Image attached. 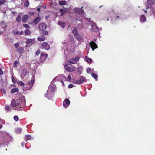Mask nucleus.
<instances>
[{
	"label": "nucleus",
	"mask_w": 155,
	"mask_h": 155,
	"mask_svg": "<svg viewBox=\"0 0 155 155\" xmlns=\"http://www.w3.org/2000/svg\"><path fill=\"white\" fill-rule=\"evenodd\" d=\"M19 44L18 43H16L15 44L14 46V47L16 48H17L18 47H19Z\"/></svg>",
	"instance_id": "a18cd8bd"
},
{
	"label": "nucleus",
	"mask_w": 155,
	"mask_h": 155,
	"mask_svg": "<svg viewBox=\"0 0 155 155\" xmlns=\"http://www.w3.org/2000/svg\"><path fill=\"white\" fill-rule=\"evenodd\" d=\"M45 96L49 99H51L53 97V94L49 90H47L46 93L45 94Z\"/></svg>",
	"instance_id": "423d86ee"
},
{
	"label": "nucleus",
	"mask_w": 155,
	"mask_h": 155,
	"mask_svg": "<svg viewBox=\"0 0 155 155\" xmlns=\"http://www.w3.org/2000/svg\"><path fill=\"white\" fill-rule=\"evenodd\" d=\"M58 77H57L55 79H53V80L54 81V80H55V79L58 80Z\"/></svg>",
	"instance_id": "bf43d9fd"
},
{
	"label": "nucleus",
	"mask_w": 155,
	"mask_h": 155,
	"mask_svg": "<svg viewBox=\"0 0 155 155\" xmlns=\"http://www.w3.org/2000/svg\"><path fill=\"white\" fill-rule=\"evenodd\" d=\"M35 42V39H28L26 42L27 44H29L30 45H32L34 44Z\"/></svg>",
	"instance_id": "dca6fc26"
},
{
	"label": "nucleus",
	"mask_w": 155,
	"mask_h": 155,
	"mask_svg": "<svg viewBox=\"0 0 155 155\" xmlns=\"http://www.w3.org/2000/svg\"><path fill=\"white\" fill-rule=\"evenodd\" d=\"M25 140L26 141H28V140L32 139V137L30 135H26L25 136Z\"/></svg>",
	"instance_id": "412c9836"
},
{
	"label": "nucleus",
	"mask_w": 155,
	"mask_h": 155,
	"mask_svg": "<svg viewBox=\"0 0 155 155\" xmlns=\"http://www.w3.org/2000/svg\"><path fill=\"white\" fill-rule=\"evenodd\" d=\"M47 57V55L43 52L41 53L40 61L41 62H43L46 59Z\"/></svg>",
	"instance_id": "6e6552de"
},
{
	"label": "nucleus",
	"mask_w": 155,
	"mask_h": 155,
	"mask_svg": "<svg viewBox=\"0 0 155 155\" xmlns=\"http://www.w3.org/2000/svg\"><path fill=\"white\" fill-rule=\"evenodd\" d=\"M29 18V16L27 15H24L22 17V21L23 22H26L28 19Z\"/></svg>",
	"instance_id": "f3484780"
},
{
	"label": "nucleus",
	"mask_w": 155,
	"mask_h": 155,
	"mask_svg": "<svg viewBox=\"0 0 155 155\" xmlns=\"http://www.w3.org/2000/svg\"><path fill=\"white\" fill-rule=\"evenodd\" d=\"M144 12H145V13H146L147 12V10H144Z\"/></svg>",
	"instance_id": "69168bd1"
},
{
	"label": "nucleus",
	"mask_w": 155,
	"mask_h": 155,
	"mask_svg": "<svg viewBox=\"0 0 155 155\" xmlns=\"http://www.w3.org/2000/svg\"><path fill=\"white\" fill-rule=\"evenodd\" d=\"M25 99L23 96H21L19 97L18 99L15 100L12 99L11 101V105L16 107L15 109L18 111L22 110L23 107L25 105Z\"/></svg>",
	"instance_id": "f257e3e1"
},
{
	"label": "nucleus",
	"mask_w": 155,
	"mask_h": 155,
	"mask_svg": "<svg viewBox=\"0 0 155 155\" xmlns=\"http://www.w3.org/2000/svg\"><path fill=\"white\" fill-rule=\"evenodd\" d=\"M91 75L95 79V80L97 81V77L98 76L97 75V74H96L94 73H91Z\"/></svg>",
	"instance_id": "a878e982"
},
{
	"label": "nucleus",
	"mask_w": 155,
	"mask_h": 155,
	"mask_svg": "<svg viewBox=\"0 0 155 155\" xmlns=\"http://www.w3.org/2000/svg\"><path fill=\"white\" fill-rule=\"evenodd\" d=\"M1 24L2 25H4V26H3V27H4V28H5V29L6 28V24H5V23H4V22H2V23H1Z\"/></svg>",
	"instance_id": "3c124183"
},
{
	"label": "nucleus",
	"mask_w": 155,
	"mask_h": 155,
	"mask_svg": "<svg viewBox=\"0 0 155 155\" xmlns=\"http://www.w3.org/2000/svg\"><path fill=\"white\" fill-rule=\"evenodd\" d=\"M79 58L78 57H76L75 58H72L71 60H69L68 61L69 63L74 64L75 62L79 60Z\"/></svg>",
	"instance_id": "9b49d317"
},
{
	"label": "nucleus",
	"mask_w": 155,
	"mask_h": 155,
	"mask_svg": "<svg viewBox=\"0 0 155 155\" xmlns=\"http://www.w3.org/2000/svg\"><path fill=\"white\" fill-rule=\"evenodd\" d=\"M5 110L7 111H9L10 110V108L8 106L6 105L5 107Z\"/></svg>",
	"instance_id": "79ce46f5"
},
{
	"label": "nucleus",
	"mask_w": 155,
	"mask_h": 155,
	"mask_svg": "<svg viewBox=\"0 0 155 155\" xmlns=\"http://www.w3.org/2000/svg\"><path fill=\"white\" fill-rule=\"evenodd\" d=\"M14 119L15 121H18V117L17 116H15L14 117Z\"/></svg>",
	"instance_id": "58836bf2"
},
{
	"label": "nucleus",
	"mask_w": 155,
	"mask_h": 155,
	"mask_svg": "<svg viewBox=\"0 0 155 155\" xmlns=\"http://www.w3.org/2000/svg\"><path fill=\"white\" fill-rule=\"evenodd\" d=\"M93 28L94 29H95V27H94Z\"/></svg>",
	"instance_id": "774afa93"
},
{
	"label": "nucleus",
	"mask_w": 155,
	"mask_h": 155,
	"mask_svg": "<svg viewBox=\"0 0 155 155\" xmlns=\"http://www.w3.org/2000/svg\"><path fill=\"white\" fill-rule=\"evenodd\" d=\"M69 88H71L73 87H75V86L72 84H70L68 86Z\"/></svg>",
	"instance_id": "09e8293b"
},
{
	"label": "nucleus",
	"mask_w": 155,
	"mask_h": 155,
	"mask_svg": "<svg viewBox=\"0 0 155 155\" xmlns=\"http://www.w3.org/2000/svg\"><path fill=\"white\" fill-rule=\"evenodd\" d=\"M140 20L141 22H144L146 21V18L144 15H142L140 17Z\"/></svg>",
	"instance_id": "aec40b11"
},
{
	"label": "nucleus",
	"mask_w": 155,
	"mask_h": 155,
	"mask_svg": "<svg viewBox=\"0 0 155 155\" xmlns=\"http://www.w3.org/2000/svg\"><path fill=\"white\" fill-rule=\"evenodd\" d=\"M91 29L93 31L97 32V31H101L102 30V28H98L96 24L95 23H93L91 25Z\"/></svg>",
	"instance_id": "20e7f679"
},
{
	"label": "nucleus",
	"mask_w": 155,
	"mask_h": 155,
	"mask_svg": "<svg viewBox=\"0 0 155 155\" xmlns=\"http://www.w3.org/2000/svg\"><path fill=\"white\" fill-rule=\"evenodd\" d=\"M61 11L60 13L61 16H63V14L65 12V10H60Z\"/></svg>",
	"instance_id": "c03bdc74"
},
{
	"label": "nucleus",
	"mask_w": 155,
	"mask_h": 155,
	"mask_svg": "<svg viewBox=\"0 0 155 155\" xmlns=\"http://www.w3.org/2000/svg\"><path fill=\"white\" fill-rule=\"evenodd\" d=\"M21 17L19 15L16 18L17 21L18 22H20L21 21Z\"/></svg>",
	"instance_id": "ea45409f"
},
{
	"label": "nucleus",
	"mask_w": 155,
	"mask_h": 155,
	"mask_svg": "<svg viewBox=\"0 0 155 155\" xmlns=\"http://www.w3.org/2000/svg\"><path fill=\"white\" fill-rule=\"evenodd\" d=\"M17 83L19 85H20L21 86H24V83L21 81H18L17 82Z\"/></svg>",
	"instance_id": "e433bc0d"
},
{
	"label": "nucleus",
	"mask_w": 155,
	"mask_h": 155,
	"mask_svg": "<svg viewBox=\"0 0 155 155\" xmlns=\"http://www.w3.org/2000/svg\"><path fill=\"white\" fill-rule=\"evenodd\" d=\"M37 39L40 41H43L45 40V37L41 35L38 37Z\"/></svg>",
	"instance_id": "6ab92c4d"
},
{
	"label": "nucleus",
	"mask_w": 155,
	"mask_h": 155,
	"mask_svg": "<svg viewBox=\"0 0 155 155\" xmlns=\"http://www.w3.org/2000/svg\"><path fill=\"white\" fill-rule=\"evenodd\" d=\"M19 89L17 88H13L11 91V93H14L16 92H18Z\"/></svg>",
	"instance_id": "5701e85b"
},
{
	"label": "nucleus",
	"mask_w": 155,
	"mask_h": 155,
	"mask_svg": "<svg viewBox=\"0 0 155 155\" xmlns=\"http://www.w3.org/2000/svg\"><path fill=\"white\" fill-rule=\"evenodd\" d=\"M46 7V6H43L42 5H40L38 7L36 10H40V9H44Z\"/></svg>",
	"instance_id": "c85d7f7f"
},
{
	"label": "nucleus",
	"mask_w": 155,
	"mask_h": 155,
	"mask_svg": "<svg viewBox=\"0 0 155 155\" xmlns=\"http://www.w3.org/2000/svg\"><path fill=\"white\" fill-rule=\"evenodd\" d=\"M70 104V101L68 99L66 98L63 102V105L65 108L68 107Z\"/></svg>",
	"instance_id": "1a4fd4ad"
},
{
	"label": "nucleus",
	"mask_w": 155,
	"mask_h": 155,
	"mask_svg": "<svg viewBox=\"0 0 155 155\" xmlns=\"http://www.w3.org/2000/svg\"><path fill=\"white\" fill-rule=\"evenodd\" d=\"M43 34L45 35H48V32L47 31H45L44 33Z\"/></svg>",
	"instance_id": "603ef678"
},
{
	"label": "nucleus",
	"mask_w": 155,
	"mask_h": 155,
	"mask_svg": "<svg viewBox=\"0 0 155 155\" xmlns=\"http://www.w3.org/2000/svg\"><path fill=\"white\" fill-rule=\"evenodd\" d=\"M23 31H21L20 32H19V34L21 35L23 33Z\"/></svg>",
	"instance_id": "052dcab7"
},
{
	"label": "nucleus",
	"mask_w": 155,
	"mask_h": 155,
	"mask_svg": "<svg viewBox=\"0 0 155 155\" xmlns=\"http://www.w3.org/2000/svg\"><path fill=\"white\" fill-rule=\"evenodd\" d=\"M58 24L63 28H64L65 26V24L64 22L59 21Z\"/></svg>",
	"instance_id": "2f4dec72"
},
{
	"label": "nucleus",
	"mask_w": 155,
	"mask_h": 155,
	"mask_svg": "<svg viewBox=\"0 0 155 155\" xmlns=\"http://www.w3.org/2000/svg\"><path fill=\"white\" fill-rule=\"evenodd\" d=\"M91 68H88L87 69V72L88 73H90V72H91Z\"/></svg>",
	"instance_id": "49530a36"
},
{
	"label": "nucleus",
	"mask_w": 155,
	"mask_h": 155,
	"mask_svg": "<svg viewBox=\"0 0 155 155\" xmlns=\"http://www.w3.org/2000/svg\"><path fill=\"white\" fill-rule=\"evenodd\" d=\"M34 80L33 79H31L30 81H29L28 83V85L29 86V87H27V90H30L31 89L34 83Z\"/></svg>",
	"instance_id": "ddd939ff"
},
{
	"label": "nucleus",
	"mask_w": 155,
	"mask_h": 155,
	"mask_svg": "<svg viewBox=\"0 0 155 155\" xmlns=\"http://www.w3.org/2000/svg\"><path fill=\"white\" fill-rule=\"evenodd\" d=\"M18 64V62L17 61H15L14 62V64L15 65H16L17 64Z\"/></svg>",
	"instance_id": "13d9d810"
},
{
	"label": "nucleus",
	"mask_w": 155,
	"mask_h": 155,
	"mask_svg": "<svg viewBox=\"0 0 155 155\" xmlns=\"http://www.w3.org/2000/svg\"><path fill=\"white\" fill-rule=\"evenodd\" d=\"M40 50H37V51L36 52L35 54L36 55H38L40 53Z\"/></svg>",
	"instance_id": "8fccbe9b"
},
{
	"label": "nucleus",
	"mask_w": 155,
	"mask_h": 155,
	"mask_svg": "<svg viewBox=\"0 0 155 155\" xmlns=\"http://www.w3.org/2000/svg\"><path fill=\"white\" fill-rule=\"evenodd\" d=\"M42 46L44 49L46 50H48V49H49L50 48L49 45L47 43L45 42H44L43 43V44L42 45Z\"/></svg>",
	"instance_id": "4468645a"
},
{
	"label": "nucleus",
	"mask_w": 155,
	"mask_h": 155,
	"mask_svg": "<svg viewBox=\"0 0 155 155\" xmlns=\"http://www.w3.org/2000/svg\"><path fill=\"white\" fill-rule=\"evenodd\" d=\"M84 77L83 76H81L80 77L78 80H76L74 83V84H80L84 81Z\"/></svg>",
	"instance_id": "0eeeda50"
},
{
	"label": "nucleus",
	"mask_w": 155,
	"mask_h": 155,
	"mask_svg": "<svg viewBox=\"0 0 155 155\" xmlns=\"http://www.w3.org/2000/svg\"><path fill=\"white\" fill-rule=\"evenodd\" d=\"M1 92L4 94H5L6 91L4 89H1Z\"/></svg>",
	"instance_id": "de8ad7c7"
},
{
	"label": "nucleus",
	"mask_w": 155,
	"mask_h": 155,
	"mask_svg": "<svg viewBox=\"0 0 155 155\" xmlns=\"http://www.w3.org/2000/svg\"><path fill=\"white\" fill-rule=\"evenodd\" d=\"M66 3V2L65 1H62L60 2H59L60 5H62L65 4Z\"/></svg>",
	"instance_id": "a19ab883"
},
{
	"label": "nucleus",
	"mask_w": 155,
	"mask_h": 155,
	"mask_svg": "<svg viewBox=\"0 0 155 155\" xmlns=\"http://www.w3.org/2000/svg\"><path fill=\"white\" fill-rule=\"evenodd\" d=\"M3 74V72L2 69L0 68V75H2Z\"/></svg>",
	"instance_id": "864d4df0"
},
{
	"label": "nucleus",
	"mask_w": 155,
	"mask_h": 155,
	"mask_svg": "<svg viewBox=\"0 0 155 155\" xmlns=\"http://www.w3.org/2000/svg\"><path fill=\"white\" fill-rule=\"evenodd\" d=\"M72 33L75 37L76 36V35H77L78 34H77L78 31L77 28H74V29L72 31Z\"/></svg>",
	"instance_id": "bb28decb"
},
{
	"label": "nucleus",
	"mask_w": 155,
	"mask_h": 155,
	"mask_svg": "<svg viewBox=\"0 0 155 155\" xmlns=\"http://www.w3.org/2000/svg\"><path fill=\"white\" fill-rule=\"evenodd\" d=\"M62 44L63 45L62 47L64 49H68V42L67 40H64L62 42Z\"/></svg>",
	"instance_id": "2eb2a0df"
},
{
	"label": "nucleus",
	"mask_w": 155,
	"mask_h": 155,
	"mask_svg": "<svg viewBox=\"0 0 155 155\" xmlns=\"http://www.w3.org/2000/svg\"><path fill=\"white\" fill-rule=\"evenodd\" d=\"M47 28V25L45 23H41L38 25L39 29L42 31H45Z\"/></svg>",
	"instance_id": "39448f33"
},
{
	"label": "nucleus",
	"mask_w": 155,
	"mask_h": 155,
	"mask_svg": "<svg viewBox=\"0 0 155 155\" xmlns=\"http://www.w3.org/2000/svg\"><path fill=\"white\" fill-rule=\"evenodd\" d=\"M7 0H0V4H3L6 2Z\"/></svg>",
	"instance_id": "37998d69"
},
{
	"label": "nucleus",
	"mask_w": 155,
	"mask_h": 155,
	"mask_svg": "<svg viewBox=\"0 0 155 155\" xmlns=\"http://www.w3.org/2000/svg\"><path fill=\"white\" fill-rule=\"evenodd\" d=\"M61 82L62 83V85L63 86H64V83L63 82L62 80H61Z\"/></svg>",
	"instance_id": "6e6d98bb"
},
{
	"label": "nucleus",
	"mask_w": 155,
	"mask_h": 155,
	"mask_svg": "<svg viewBox=\"0 0 155 155\" xmlns=\"http://www.w3.org/2000/svg\"><path fill=\"white\" fill-rule=\"evenodd\" d=\"M46 7V6H43L42 5H40L38 7L36 10H40V9H44Z\"/></svg>",
	"instance_id": "cd10ccee"
},
{
	"label": "nucleus",
	"mask_w": 155,
	"mask_h": 155,
	"mask_svg": "<svg viewBox=\"0 0 155 155\" xmlns=\"http://www.w3.org/2000/svg\"><path fill=\"white\" fill-rule=\"evenodd\" d=\"M2 127V124H0V129Z\"/></svg>",
	"instance_id": "680f3d73"
},
{
	"label": "nucleus",
	"mask_w": 155,
	"mask_h": 155,
	"mask_svg": "<svg viewBox=\"0 0 155 155\" xmlns=\"http://www.w3.org/2000/svg\"><path fill=\"white\" fill-rule=\"evenodd\" d=\"M25 34L26 35H30L31 34V32L29 30L27 29L25 31Z\"/></svg>",
	"instance_id": "b1692460"
},
{
	"label": "nucleus",
	"mask_w": 155,
	"mask_h": 155,
	"mask_svg": "<svg viewBox=\"0 0 155 155\" xmlns=\"http://www.w3.org/2000/svg\"><path fill=\"white\" fill-rule=\"evenodd\" d=\"M26 74L27 72L26 70L25 69L21 71L22 75L24 77L26 75Z\"/></svg>",
	"instance_id": "c756f323"
},
{
	"label": "nucleus",
	"mask_w": 155,
	"mask_h": 155,
	"mask_svg": "<svg viewBox=\"0 0 155 155\" xmlns=\"http://www.w3.org/2000/svg\"><path fill=\"white\" fill-rule=\"evenodd\" d=\"M63 78L62 79H65V80L66 81H71V77L70 75H68L67 77V79H66V77L64 76H62Z\"/></svg>",
	"instance_id": "4be33fe9"
},
{
	"label": "nucleus",
	"mask_w": 155,
	"mask_h": 155,
	"mask_svg": "<svg viewBox=\"0 0 155 155\" xmlns=\"http://www.w3.org/2000/svg\"><path fill=\"white\" fill-rule=\"evenodd\" d=\"M154 3V0H147L146 3V9H151L152 5Z\"/></svg>",
	"instance_id": "7ed1b4c3"
},
{
	"label": "nucleus",
	"mask_w": 155,
	"mask_h": 155,
	"mask_svg": "<svg viewBox=\"0 0 155 155\" xmlns=\"http://www.w3.org/2000/svg\"><path fill=\"white\" fill-rule=\"evenodd\" d=\"M78 8H76L75 9V10H78Z\"/></svg>",
	"instance_id": "338daca9"
},
{
	"label": "nucleus",
	"mask_w": 155,
	"mask_h": 155,
	"mask_svg": "<svg viewBox=\"0 0 155 155\" xmlns=\"http://www.w3.org/2000/svg\"><path fill=\"white\" fill-rule=\"evenodd\" d=\"M23 26L26 29H29L30 28V26L28 24H25L23 25Z\"/></svg>",
	"instance_id": "c9c22d12"
},
{
	"label": "nucleus",
	"mask_w": 155,
	"mask_h": 155,
	"mask_svg": "<svg viewBox=\"0 0 155 155\" xmlns=\"http://www.w3.org/2000/svg\"><path fill=\"white\" fill-rule=\"evenodd\" d=\"M25 142H23L21 143V144L22 147H24L25 145Z\"/></svg>",
	"instance_id": "5fc2aeb1"
},
{
	"label": "nucleus",
	"mask_w": 155,
	"mask_h": 155,
	"mask_svg": "<svg viewBox=\"0 0 155 155\" xmlns=\"http://www.w3.org/2000/svg\"><path fill=\"white\" fill-rule=\"evenodd\" d=\"M51 90L52 93H54L56 90V86L54 84H50L48 90Z\"/></svg>",
	"instance_id": "9d476101"
},
{
	"label": "nucleus",
	"mask_w": 155,
	"mask_h": 155,
	"mask_svg": "<svg viewBox=\"0 0 155 155\" xmlns=\"http://www.w3.org/2000/svg\"><path fill=\"white\" fill-rule=\"evenodd\" d=\"M65 70L69 72H72L74 71L75 70V67L70 64H67L64 66Z\"/></svg>",
	"instance_id": "f03ea898"
},
{
	"label": "nucleus",
	"mask_w": 155,
	"mask_h": 155,
	"mask_svg": "<svg viewBox=\"0 0 155 155\" xmlns=\"http://www.w3.org/2000/svg\"><path fill=\"white\" fill-rule=\"evenodd\" d=\"M30 14L31 15H33V14H34L33 13V12H32V13H30Z\"/></svg>",
	"instance_id": "e2e57ef3"
},
{
	"label": "nucleus",
	"mask_w": 155,
	"mask_h": 155,
	"mask_svg": "<svg viewBox=\"0 0 155 155\" xmlns=\"http://www.w3.org/2000/svg\"><path fill=\"white\" fill-rule=\"evenodd\" d=\"M75 37L76 38L78 41H81L82 39V37L81 35H78V34L77 35H76Z\"/></svg>",
	"instance_id": "393cba45"
},
{
	"label": "nucleus",
	"mask_w": 155,
	"mask_h": 155,
	"mask_svg": "<svg viewBox=\"0 0 155 155\" xmlns=\"http://www.w3.org/2000/svg\"><path fill=\"white\" fill-rule=\"evenodd\" d=\"M16 132L17 134H20L22 132V129L20 128H18L16 129Z\"/></svg>",
	"instance_id": "f704fd0d"
},
{
	"label": "nucleus",
	"mask_w": 155,
	"mask_h": 155,
	"mask_svg": "<svg viewBox=\"0 0 155 155\" xmlns=\"http://www.w3.org/2000/svg\"><path fill=\"white\" fill-rule=\"evenodd\" d=\"M89 44L90 46L92 48V51H94L95 49L97 48V45L95 43V42L93 41L90 42Z\"/></svg>",
	"instance_id": "f8f14e48"
},
{
	"label": "nucleus",
	"mask_w": 155,
	"mask_h": 155,
	"mask_svg": "<svg viewBox=\"0 0 155 155\" xmlns=\"http://www.w3.org/2000/svg\"><path fill=\"white\" fill-rule=\"evenodd\" d=\"M12 80L13 83H16L17 82L16 79L13 76H12Z\"/></svg>",
	"instance_id": "473e14b6"
},
{
	"label": "nucleus",
	"mask_w": 155,
	"mask_h": 155,
	"mask_svg": "<svg viewBox=\"0 0 155 155\" xmlns=\"http://www.w3.org/2000/svg\"><path fill=\"white\" fill-rule=\"evenodd\" d=\"M15 34L16 35H17L18 34H19V32L18 31H17L15 33Z\"/></svg>",
	"instance_id": "4d7b16f0"
},
{
	"label": "nucleus",
	"mask_w": 155,
	"mask_h": 155,
	"mask_svg": "<svg viewBox=\"0 0 155 155\" xmlns=\"http://www.w3.org/2000/svg\"><path fill=\"white\" fill-rule=\"evenodd\" d=\"M40 21V18L38 17L34 20L33 23L35 25H36Z\"/></svg>",
	"instance_id": "a211bd4d"
},
{
	"label": "nucleus",
	"mask_w": 155,
	"mask_h": 155,
	"mask_svg": "<svg viewBox=\"0 0 155 155\" xmlns=\"http://www.w3.org/2000/svg\"><path fill=\"white\" fill-rule=\"evenodd\" d=\"M78 12H76L78 13L80 15L83 14L84 13V11L83 10H78Z\"/></svg>",
	"instance_id": "4c0bfd02"
},
{
	"label": "nucleus",
	"mask_w": 155,
	"mask_h": 155,
	"mask_svg": "<svg viewBox=\"0 0 155 155\" xmlns=\"http://www.w3.org/2000/svg\"><path fill=\"white\" fill-rule=\"evenodd\" d=\"M29 4V3L28 0H25V2L24 3V6L25 7H28Z\"/></svg>",
	"instance_id": "72a5a7b5"
},
{
	"label": "nucleus",
	"mask_w": 155,
	"mask_h": 155,
	"mask_svg": "<svg viewBox=\"0 0 155 155\" xmlns=\"http://www.w3.org/2000/svg\"><path fill=\"white\" fill-rule=\"evenodd\" d=\"M85 60L86 62L89 63L91 62L92 61V59H91L88 58L87 57H85Z\"/></svg>",
	"instance_id": "7c9ffc66"
},
{
	"label": "nucleus",
	"mask_w": 155,
	"mask_h": 155,
	"mask_svg": "<svg viewBox=\"0 0 155 155\" xmlns=\"http://www.w3.org/2000/svg\"><path fill=\"white\" fill-rule=\"evenodd\" d=\"M115 17H116L117 18L119 17V16H115Z\"/></svg>",
	"instance_id": "0e129e2a"
}]
</instances>
